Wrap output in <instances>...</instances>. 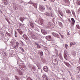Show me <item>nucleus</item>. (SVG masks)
I'll list each match as a JSON object with an SVG mask.
<instances>
[{"mask_svg": "<svg viewBox=\"0 0 80 80\" xmlns=\"http://www.w3.org/2000/svg\"><path fill=\"white\" fill-rule=\"evenodd\" d=\"M52 62L54 64V65H57L58 63V62L57 61V59H56V57L55 56H53L52 57Z\"/></svg>", "mask_w": 80, "mask_h": 80, "instance_id": "1", "label": "nucleus"}, {"mask_svg": "<svg viewBox=\"0 0 80 80\" xmlns=\"http://www.w3.org/2000/svg\"><path fill=\"white\" fill-rule=\"evenodd\" d=\"M71 20L72 21L71 22V27H73L75 25V19L74 18H72L71 19Z\"/></svg>", "mask_w": 80, "mask_h": 80, "instance_id": "2", "label": "nucleus"}, {"mask_svg": "<svg viewBox=\"0 0 80 80\" xmlns=\"http://www.w3.org/2000/svg\"><path fill=\"white\" fill-rule=\"evenodd\" d=\"M46 38L47 40H48L51 41V42H53V40L51 39V38H52V37H51L50 36H46Z\"/></svg>", "mask_w": 80, "mask_h": 80, "instance_id": "3", "label": "nucleus"}, {"mask_svg": "<svg viewBox=\"0 0 80 80\" xmlns=\"http://www.w3.org/2000/svg\"><path fill=\"white\" fill-rule=\"evenodd\" d=\"M30 26L31 28H35V23L32 22H30Z\"/></svg>", "mask_w": 80, "mask_h": 80, "instance_id": "4", "label": "nucleus"}, {"mask_svg": "<svg viewBox=\"0 0 80 80\" xmlns=\"http://www.w3.org/2000/svg\"><path fill=\"white\" fill-rule=\"evenodd\" d=\"M43 70L45 72H48V67H47L45 66L43 68Z\"/></svg>", "mask_w": 80, "mask_h": 80, "instance_id": "5", "label": "nucleus"}, {"mask_svg": "<svg viewBox=\"0 0 80 80\" xmlns=\"http://www.w3.org/2000/svg\"><path fill=\"white\" fill-rule=\"evenodd\" d=\"M76 43L75 42H71L70 44V47H72V45H75Z\"/></svg>", "mask_w": 80, "mask_h": 80, "instance_id": "6", "label": "nucleus"}, {"mask_svg": "<svg viewBox=\"0 0 80 80\" xmlns=\"http://www.w3.org/2000/svg\"><path fill=\"white\" fill-rule=\"evenodd\" d=\"M77 73H78L79 72H80V66H78L77 68Z\"/></svg>", "mask_w": 80, "mask_h": 80, "instance_id": "7", "label": "nucleus"}, {"mask_svg": "<svg viewBox=\"0 0 80 80\" xmlns=\"http://www.w3.org/2000/svg\"><path fill=\"white\" fill-rule=\"evenodd\" d=\"M20 67L21 68V69H22V68H25V65L22 64H21V65Z\"/></svg>", "mask_w": 80, "mask_h": 80, "instance_id": "8", "label": "nucleus"}, {"mask_svg": "<svg viewBox=\"0 0 80 80\" xmlns=\"http://www.w3.org/2000/svg\"><path fill=\"white\" fill-rule=\"evenodd\" d=\"M17 30L21 35H22V33H23V32H22L21 31H20V30L19 29H17Z\"/></svg>", "mask_w": 80, "mask_h": 80, "instance_id": "9", "label": "nucleus"}, {"mask_svg": "<svg viewBox=\"0 0 80 80\" xmlns=\"http://www.w3.org/2000/svg\"><path fill=\"white\" fill-rule=\"evenodd\" d=\"M39 9L40 10H42V11L44 10H45V8H44L42 6H40Z\"/></svg>", "mask_w": 80, "mask_h": 80, "instance_id": "10", "label": "nucleus"}, {"mask_svg": "<svg viewBox=\"0 0 80 80\" xmlns=\"http://www.w3.org/2000/svg\"><path fill=\"white\" fill-rule=\"evenodd\" d=\"M58 13L62 17H63V13H62V12L61 11H58Z\"/></svg>", "mask_w": 80, "mask_h": 80, "instance_id": "11", "label": "nucleus"}, {"mask_svg": "<svg viewBox=\"0 0 80 80\" xmlns=\"http://www.w3.org/2000/svg\"><path fill=\"white\" fill-rule=\"evenodd\" d=\"M44 15H46V16H48H48H49L50 15V13L49 12H47L45 13Z\"/></svg>", "mask_w": 80, "mask_h": 80, "instance_id": "12", "label": "nucleus"}, {"mask_svg": "<svg viewBox=\"0 0 80 80\" xmlns=\"http://www.w3.org/2000/svg\"><path fill=\"white\" fill-rule=\"evenodd\" d=\"M66 3H69V1L68 0H63Z\"/></svg>", "mask_w": 80, "mask_h": 80, "instance_id": "13", "label": "nucleus"}, {"mask_svg": "<svg viewBox=\"0 0 80 80\" xmlns=\"http://www.w3.org/2000/svg\"><path fill=\"white\" fill-rule=\"evenodd\" d=\"M66 12L67 13H70L71 12H70V11L69 10H66Z\"/></svg>", "mask_w": 80, "mask_h": 80, "instance_id": "14", "label": "nucleus"}, {"mask_svg": "<svg viewBox=\"0 0 80 80\" xmlns=\"http://www.w3.org/2000/svg\"><path fill=\"white\" fill-rule=\"evenodd\" d=\"M76 3L78 5H80V1H77L76 2Z\"/></svg>", "mask_w": 80, "mask_h": 80, "instance_id": "15", "label": "nucleus"}, {"mask_svg": "<svg viewBox=\"0 0 80 80\" xmlns=\"http://www.w3.org/2000/svg\"><path fill=\"white\" fill-rule=\"evenodd\" d=\"M18 72L19 73V75H22V74H23L22 72L21 71H18Z\"/></svg>", "mask_w": 80, "mask_h": 80, "instance_id": "16", "label": "nucleus"}, {"mask_svg": "<svg viewBox=\"0 0 80 80\" xmlns=\"http://www.w3.org/2000/svg\"><path fill=\"white\" fill-rule=\"evenodd\" d=\"M64 63L67 66V67H69V64H68V63L67 62H65Z\"/></svg>", "mask_w": 80, "mask_h": 80, "instance_id": "17", "label": "nucleus"}, {"mask_svg": "<svg viewBox=\"0 0 80 80\" xmlns=\"http://www.w3.org/2000/svg\"><path fill=\"white\" fill-rule=\"evenodd\" d=\"M47 26L48 28H50L51 27V25L49 23L47 25Z\"/></svg>", "mask_w": 80, "mask_h": 80, "instance_id": "18", "label": "nucleus"}, {"mask_svg": "<svg viewBox=\"0 0 80 80\" xmlns=\"http://www.w3.org/2000/svg\"><path fill=\"white\" fill-rule=\"evenodd\" d=\"M76 27L77 28H78V29H79V30H80V27L79 26V25H76Z\"/></svg>", "mask_w": 80, "mask_h": 80, "instance_id": "19", "label": "nucleus"}, {"mask_svg": "<svg viewBox=\"0 0 80 80\" xmlns=\"http://www.w3.org/2000/svg\"><path fill=\"white\" fill-rule=\"evenodd\" d=\"M41 59L43 62H45V59L44 58H41Z\"/></svg>", "mask_w": 80, "mask_h": 80, "instance_id": "20", "label": "nucleus"}, {"mask_svg": "<svg viewBox=\"0 0 80 80\" xmlns=\"http://www.w3.org/2000/svg\"><path fill=\"white\" fill-rule=\"evenodd\" d=\"M16 45L18 46V47L19 46V43L18 42H16Z\"/></svg>", "mask_w": 80, "mask_h": 80, "instance_id": "21", "label": "nucleus"}, {"mask_svg": "<svg viewBox=\"0 0 80 80\" xmlns=\"http://www.w3.org/2000/svg\"><path fill=\"white\" fill-rule=\"evenodd\" d=\"M49 16L51 17H53V13L49 14Z\"/></svg>", "mask_w": 80, "mask_h": 80, "instance_id": "22", "label": "nucleus"}, {"mask_svg": "<svg viewBox=\"0 0 80 80\" xmlns=\"http://www.w3.org/2000/svg\"><path fill=\"white\" fill-rule=\"evenodd\" d=\"M52 34L53 36H54V37H56V35L57 34V33H55V32H52Z\"/></svg>", "mask_w": 80, "mask_h": 80, "instance_id": "23", "label": "nucleus"}, {"mask_svg": "<svg viewBox=\"0 0 80 80\" xmlns=\"http://www.w3.org/2000/svg\"><path fill=\"white\" fill-rule=\"evenodd\" d=\"M15 37H17V31H15Z\"/></svg>", "mask_w": 80, "mask_h": 80, "instance_id": "24", "label": "nucleus"}, {"mask_svg": "<svg viewBox=\"0 0 80 80\" xmlns=\"http://www.w3.org/2000/svg\"><path fill=\"white\" fill-rule=\"evenodd\" d=\"M59 25H60V26H61V27H62V22H60L58 23Z\"/></svg>", "mask_w": 80, "mask_h": 80, "instance_id": "25", "label": "nucleus"}, {"mask_svg": "<svg viewBox=\"0 0 80 80\" xmlns=\"http://www.w3.org/2000/svg\"><path fill=\"white\" fill-rule=\"evenodd\" d=\"M65 47L66 48V49H67V48L68 47V46L67 45V44H66L65 45Z\"/></svg>", "mask_w": 80, "mask_h": 80, "instance_id": "26", "label": "nucleus"}, {"mask_svg": "<svg viewBox=\"0 0 80 80\" xmlns=\"http://www.w3.org/2000/svg\"><path fill=\"white\" fill-rule=\"evenodd\" d=\"M72 13L74 16H75V12H74V11H72Z\"/></svg>", "mask_w": 80, "mask_h": 80, "instance_id": "27", "label": "nucleus"}, {"mask_svg": "<svg viewBox=\"0 0 80 80\" xmlns=\"http://www.w3.org/2000/svg\"><path fill=\"white\" fill-rule=\"evenodd\" d=\"M40 55L41 56H42V55H43V52H40Z\"/></svg>", "mask_w": 80, "mask_h": 80, "instance_id": "28", "label": "nucleus"}, {"mask_svg": "<svg viewBox=\"0 0 80 80\" xmlns=\"http://www.w3.org/2000/svg\"><path fill=\"white\" fill-rule=\"evenodd\" d=\"M18 46H17L16 45H15L14 46V48H15V49H17V48H18Z\"/></svg>", "mask_w": 80, "mask_h": 80, "instance_id": "29", "label": "nucleus"}, {"mask_svg": "<svg viewBox=\"0 0 80 80\" xmlns=\"http://www.w3.org/2000/svg\"><path fill=\"white\" fill-rule=\"evenodd\" d=\"M15 77L16 78V79H17V80H20V78H18V77H17V76H15Z\"/></svg>", "mask_w": 80, "mask_h": 80, "instance_id": "30", "label": "nucleus"}, {"mask_svg": "<svg viewBox=\"0 0 80 80\" xmlns=\"http://www.w3.org/2000/svg\"><path fill=\"white\" fill-rule=\"evenodd\" d=\"M15 77L16 78V79H17V80H20V78H18V77H17V76H15Z\"/></svg>", "mask_w": 80, "mask_h": 80, "instance_id": "31", "label": "nucleus"}, {"mask_svg": "<svg viewBox=\"0 0 80 80\" xmlns=\"http://www.w3.org/2000/svg\"><path fill=\"white\" fill-rule=\"evenodd\" d=\"M59 33L62 38H64V36H63V35H62V34H61L60 33Z\"/></svg>", "mask_w": 80, "mask_h": 80, "instance_id": "32", "label": "nucleus"}, {"mask_svg": "<svg viewBox=\"0 0 80 80\" xmlns=\"http://www.w3.org/2000/svg\"><path fill=\"white\" fill-rule=\"evenodd\" d=\"M32 37L33 38H36V36L35 35H32Z\"/></svg>", "mask_w": 80, "mask_h": 80, "instance_id": "33", "label": "nucleus"}, {"mask_svg": "<svg viewBox=\"0 0 80 80\" xmlns=\"http://www.w3.org/2000/svg\"><path fill=\"white\" fill-rule=\"evenodd\" d=\"M64 58H67V54L64 53Z\"/></svg>", "mask_w": 80, "mask_h": 80, "instance_id": "34", "label": "nucleus"}, {"mask_svg": "<svg viewBox=\"0 0 80 80\" xmlns=\"http://www.w3.org/2000/svg\"><path fill=\"white\" fill-rule=\"evenodd\" d=\"M47 77V76H46V75L44 74L43 76H42V78H45V77Z\"/></svg>", "mask_w": 80, "mask_h": 80, "instance_id": "35", "label": "nucleus"}, {"mask_svg": "<svg viewBox=\"0 0 80 80\" xmlns=\"http://www.w3.org/2000/svg\"><path fill=\"white\" fill-rule=\"evenodd\" d=\"M4 5H7V4H8V2H7V1L6 2H4Z\"/></svg>", "mask_w": 80, "mask_h": 80, "instance_id": "36", "label": "nucleus"}, {"mask_svg": "<svg viewBox=\"0 0 80 80\" xmlns=\"http://www.w3.org/2000/svg\"><path fill=\"white\" fill-rule=\"evenodd\" d=\"M27 80H32V79L30 77H28Z\"/></svg>", "mask_w": 80, "mask_h": 80, "instance_id": "37", "label": "nucleus"}, {"mask_svg": "<svg viewBox=\"0 0 80 80\" xmlns=\"http://www.w3.org/2000/svg\"><path fill=\"white\" fill-rule=\"evenodd\" d=\"M37 47L38 48H40V45L38 44Z\"/></svg>", "mask_w": 80, "mask_h": 80, "instance_id": "38", "label": "nucleus"}, {"mask_svg": "<svg viewBox=\"0 0 80 80\" xmlns=\"http://www.w3.org/2000/svg\"><path fill=\"white\" fill-rule=\"evenodd\" d=\"M55 0H50V1L52 2H54V1H55Z\"/></svg>", "mask_w": 80, "mask_h": 80, "instance_id": "39", "label": "nucleus"}, {"mask_svg": "<svg viewBox=\"0 0 80 80\" xmlns=\"http://www.w3.org/2000/svg\"><path fill=\"white\" fill-rule=\"evenodd\" d=\"M67 51H65V52H64V54H67Z\"/></svg>", "mask_w": 80, "mask_h": 80, "instance_id": "40", "label": "nucleus"}, {"mask_svg": "<svg viewBox=\"0 0 80 80\" xmlns=\"http://www.w3.org/2000/svg\"><path fill=\"white\" fill-rule=\"evenodd\" d=\"M21 45L22 46H23V42H22L21 43Z\"/></svg>", "mask_w": 80, "mask_h": 80, "instance_id": "41", "label": "nucleus"}, {"mask_svg": "<svg viewBox=\"0 0 80 80\" xmlns=\"http://www.w3.org/2000/svg\"><path fill=\"white\" fill-rule=\"evenodd\" d=\"M32 69H33V70H35V68L34 67H32Z\"/></svg>", "mask_w": 80, "mask_h": 80, "instance_id": "42", "label": "nucleus"}, {"mask_svg": "<svg viewBox=\"0 0 80 80\" xmlns=\"http://www.w3.org/2000/svg\"><path fill=\"white\" fill-rule=\"evenodd\" d=\"M69 22H71V20H70V19H68Z\"/></svg>", "mask_w": 80, "mask_h": 80, "instance_id": "43", "label": "nucleus"}, {"mask_svg": "<svg viewBox=\"0 0 80 80\" xmlns=\"http://www.w3.org/2000/svg\"><path fill=\"white\" fill-rule=\"evenodd\" d=\"M49 10H51L52 9V7H50L49 8Z\"/></svg>", "mask_w": 80, "mask_h": 80, "instance_id": "44", "label": "nucleus"}, {"mask_svg": "<svg viewBox=\"0 0 80 80\" xmlns=\"http://www.w3.org/2000/svg\"><path fill=\"white\" fill-rule=\"evenodd\" d=\"M14 9H15H15H16L17 8V7H14Z\"/></svg>", "mask_w": 80, "mask_h": 80, "instance_id": "45", "label": "nucleus"}, {"mask_svg": "<svg viewBox=\"0 0 80 80\" xmlns=\"http://www.w3.org/2000/svg\"><path fill=\"white\" fill-rule=\"evenodd\" d=\"M78 62H79V63H80V58H79V59Z\"/></svg>", "mask_w": 80, "mask_h": 80, "instance_id": "46", "label": "nucleus"}, {"mask_svg": "<svg viewBox=\"0 0 80 80\" xmlns=\"http://www.w3.org/2000/svg\"><path fill=\"white\" fill-rule=\"evenodd\" d=\"M59 35L58 34H56V37H58Z\"/></svg>", "mask_w": 80, "mask_h": 80, "instance_id": "47", "label": "nucleus"}, {"mask_svg": "<svg viewBox=\"0 0 80 80\" xmlns=\"http://www.w3.org/2000/svg\"><path fill=\"white\" fill-rule=\"evenodd\" d=\"M46 80H48V78H47V77L46 78Z\"/></svg>", "mask_w": 80, "mask_h": 80, "instance_id": "48", "label": "nucleus"}, {"mask_svg": "<svg viewBox=\"0 0 80 80\" xmlns=\"http://www.w3.org/2000/svg\"><path fill=\"white\" fill-rule=\"evenodd\" d=\"M50 13H52V11H50Z\"/></svg>", "mask_w": 80, "mask_h": 80, "instance_id": "49", "label": "nucleus"}, {"mask_svg": "<svg viewBox=\"0 0 80 80\" xmlns=\"http://www.w3.org/2000/svg\"><path fill=\"white\" fill-rule=\"evenodd\" d=\"M20 20H21V21H22V18H20Z\"/></svg>", "mask_w": 80, "mask_h": 80, "instance_id": "50", "label": "nucleus"}, {"mask_svg": "<svg viewBox=\"0 0 80 80\" xmlns=\"http://www.w3.org/2000/svg\"><path fill=\"white\" fill-rule=\"evenodd\" d=\"M40 22L41 23H43V21H42L41 22V21H40Z\"/></svg>", "mask_w": 80, "mask_h": 80, "instance_id": "51", "label": "nucleus"}, {"mask_svg": "<svg viewBox=\"0 0 80 80\" xmlns=\"http://www.w3.org/2000/svg\"><path fill=\"white\" fill-rule=\"evenodd\" d=\"M37 6H34L35 8H37Z\"/></svg>", "mask_w": 80, "mask_h": 80, "instance_id": "52", "label": "nucleus"}, {"mask_svg": "<svg viewBox=\"0 0 80 80\" xmlns=\"http://www.w3.org/2000/svg\"><path fill=\"white\" fill-rule=\"evenodd\" d=\"M44 1H46V0H43Z\"/></svg>", "mask_w": 80, "mask_h": 80, "instance_id": "53", "label": "nucleus"}, {"mask_svg": "<svg viewBox=\"0 0 80 80\" xmlns=\"http://www.w3.org/2000/svg\"><path fill=\"white\" fill-rule=\"evenodd\" d=\"M30 3H32V2L30 3Z\"/></svg>", "mask_w": 80, "mask_h": 80, "instance_id": "54", "label": "nucleus"}, {"mask_svg": "<svg viewBox=\"0 0 80 80\" xmlns=\"http://www.w3.org/2000/svg\"><path fill=\"white\" fill-rule=\"evenodd\" d=\"M80 31H79V33H80Z\"/></svg>", "mask_w": 80, "mask_h": 80, "instance_id": "55", "label": "nucleus"}, {"mask_svg": "<svg viewBox=\"0 0 80 80\" xmlns=\"http://www.w3.org/2000/svg\"><path fill=\"white\" fill-rule=\"evenodd\" d=\"M23 51H24V50H23Z\"/></svg>", "mask_w": 80, "mask_h": 80, "instance_id": "56", "label": "nucleus"}]
</instances>
